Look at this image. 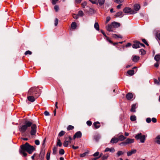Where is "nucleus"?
<instances>
[{
	"label": "nucleus",
	"mask_w": 160,
	"mask_h": 160,
	"mask_svg": "<svg viewBox=\"0 0 160 160\" xmlns=\"http://www.w3.org/2000/svg\"><path fill=\"white\" fill-rule=\"evenodd\" d=\"M35 148L32 146L30 145L28 143L26 142L25 144L21 146V150L19 151L20 153L24 156H27V154L25 152L27 151L29 154H31L35 150Z\"/></svg>",
	"instance_id": "obj_1"
},
{
	"label": "nucleus",
	"mask_w": 160,
	"mask_h": 160,
	"mask_svg": "<svg viewBox=\"0 0 160 160\" xmlns=\"http://www.w3.org/2000/svg\"><path fill=\"white\" fill-rule=\"evenodd\" d=\"M32 125V122L29 121H26L25 122L24 124L20 126L19 128V131L22 133L25 132L28 129V127H30Z\"/></svg>",
	"instance_id": "obj_2"
},
{
	"label": "nucleus",
	"mask_w": 160,
	"mask_h": 160,
	"mask_svg": "<svg viewBox=\"0 0 160 160\" xmlns=\"http://www.w3.org/2000/svg\"><path fill=\"white\" fill-rule=\"evenodd\" d=\"M146 136L142 135V133H139L135 136V138L137 140H139L141 143H144L146 140Z\"/></svg>",
	"instance_id": "obj_3"
},
{
	"label": "nucleus",
	"mask_w": 160,
	"mask_h": 160,
	"mask_svg": "<svg viewBox=\"0 0 160 160\" xmlns=\"http://www.w3.org/2000/svg\"><path fill=\"white\" fill-rule=\"evenodd\" d=\"M65 140L63 142V145L65 147H67L69 143H71L72 139L70 136L65 137Z\"/></svg>",
	"instance_id": "obj_4"
},
{
	"label": "nucleus",
	"mask_w": 160,
	"mask_h": 160,
	"mask_svg": "<svg viewBox=\"0 0 160 160\" xmlns=\"http://www.w3.org/2000/svg\"><path fill=\"white\" fill-rule=\"evenodd\" d=\"M140 8V6L138 4H136L134 5L133 10H132L131 9V14H133L137 13V11H138Z\"/></svg>",
	"instance_id": "obj_5"
},
{
	"label": "nucleus",
	"mask_w": 160,
	"mask_h": 160,
	"mask_svg": "<svg viewBox=\"0 0 160 160\" xmlns=\"http://www.w3.org/2000/svg\"><path fill=\"white\" fill-rule=\"evenodd\" d=\"M31 130L30 132L31 134L33 135L35 134L36 132L37 126L35 124H32L31 125Z\"/></svg>",
	"instance_id": "obj_6"
},
{
	"label": "nucleus",
	"mask_w": 160,
	"mask_h": 160,
	"mask_svg": "<svg viewBox=\"0 0 160 160\" xmlns=\"http://www.w3.org/2000/svg\"><path fill=\"white\" fill-rule=\"evenodd\" d=\"M140 59V57L136 55H133L132 56V61L134 62H137Z\"/></svg>",
	"instance_id": "obj_7"
},
{
	"label": "nucleus",
	"mask_w": 160,
	"mask_h": 160,
	"mask_svg": "<svg viewBox=\"0 0 160 160\" xmlns=\"http://www.w3.org/2000/svg\"><path fill=\"white\" fill-rule=\"evenodd\" d=\"M134 43L132 45V47L134 48H137L140 47L139 44L140 42L137 41H133Z\"/></svg>",
	"instance_id": "obj_8"
},
{
	"label": "nucleus",
	"mask_w": 160,
	"mask_h": 160,
	"mask_svg": "<svg viewBox=\"0 0 160 160\" xmlns=\"http://www.w3.org/2000/svg\"><path fill=\"white\" fill-rule=\"evenodd\" d=\"M82 136V134L80 131H78L74 135L73 137V139H75L76 138H81Z\"/></svg>",
	"instance_id": "obj_9"
},
{
	"label": "nucleus",
	"mask_w": 160,
	"mask_h": 160,
	"mask_svg": "<svg viewBox=\"0 0 160 160\" xmlns=\"http://www.w3.org/2000/svg\"><path fill=\"white\" fill-rule=\"evenodd\" d=\"M106 28L107 30L109 32H113L114 30V28L112 23L111 24H108L106 26Z\"/></svg>",
	"instance_id": "obj_10"
},
{
	"label": "nucleus",
	"mask_w": 160,
	"mask_h": 160,
	"mask_svg": "<svg viewBox=\"0 0 160 160\" xmlns=\"http://www.w3.org/2000/svg\"><path fill=\"white\" fill-rule=\"evenodd\" d=\"M155 38L159 42L160 41V31H156L155 34Z\"/></svg>",
	"instance_id": "obj_11"
},
{
	"label": "nucleus",
	"mask_w": 160,
	"mask_h": 160,
	"mask_svg": "<svg viewBox=\"0 0 160 160\" xmlns=\"http://www.w3.org/2000/svg\"><path fill=\"white\" fill-rule=\"evenodd\" d=\"M137 71V67H134L132 70H131V76L133 75Z\"/></svg>",
	"instance_id": "obj_12"
},
{
	"label": "nucleus",
	"mask_w": 160,
	"mask_h": 160,
	"mask_svg": "<svg viewBox=\"0 0 160 160\" xmlns=\"http://www.w3.org/2000/svg\"><path fill=\"white\" fill-rule=\"evenodd\" d=\"M114 28H118L121 25L120 23L115 22H113L112 23Z\"/></svg>",
	"instance_id": "obj_13"
},
{
	"label": "nucleus",
	"mask_w": 160,
	"mask_h": 160,
	"mask_svg": "<svg viewBox=\"0 0 160 160\" xmlns=\"http://www.w3.org/2000/svg\"><path fill=\"white\" fill-rule=\"evenodd\" d=\"M138 107L137 103L133 104L132 105V108H131V112H134L136 111L135 109Z\"/></svg>",
	"instance_id": "obj_14"
},
{
	"label": "nucleus",
	"mask_w": 160,
	"mask_h": 160,
	"mask_svg": "<svg viewBox=\"0 0 160 160\" xmlns=\"http://www.w3.org/2000/svg\"><path fill=\"white\" fill-rule=\"evenodd\" d=\"M45 151L43 150H42L39 154V157L41 160H43L44 157Z\"/></svg>",
	"instance_id": "obj_15"
},
{
	"label": "nucleus",
	"mask_w": 160,
	"mask_h": 160,
	"mask_svg": "<svg viewBox=\"0 0 160 160\" xmlns=\"http://www.w3.org/2000/svg\"><path fill=\"white\" fill-rule=\"evenodd\" d=\"M93 125L95 127V129L98 128L101 126L100 122L98 121L94 122Z\"/></svg>",
	"instance_id": "obj_16"
},
{
	"label": "nucleus",
	"mask_w": 160,
	"mask_h": 160,
	"mask_svg": "<svg viewBox=\"0 0 160 160\" xmlns=\"http://www.w3.org/2000/svg\"><path fill=\"white\" fill-rule=\"evenodd\" d=\"M130 142V139L128 138L127 139L125 142H122L120 144V145L121 146L122 145H126Z\"/></svg>",
	"instance_id": "obj_17"
},
{
	"label": "nucleus",
	"mask_w": 160,
	"mask_h": 160,
	"mask_svg": "<svg viewBox=\"0 0 160 160\" xmlns=\"http://www.w3.org/2000/svg\"><path fill=\"white\" fill-rule=\"evenodd\" d=\"M28 99L31 102H33L35 101L34 97L32 96H29L27 97Z\"/></svg>",
	"instance_id": "obj_18"
},
{
	"label": "nucleus",
	"mask_w": 160,
	"mask_h": 160,
	"mask_svg": "<svg viewBox=\"0 0 160 160\" xmlns=\"http://www.w3.org/2000/svg\"><path fill=\"white\" fill-rule=\"evenodd\" d=\"M118 141V139L117 138H112L111 141L110 142L112 143H117Z\"/></svg>",
	"instance_id": "obj_19"
},
{
	"label": "nucleus",
	"mask_w": 160,
	"mask_h": 160,
	"mask_svg": "<svg viewBox=\"0 0 160 160\" xmlns=\"http://www.w3.org/2000/svg\"><path fill=\"white\" fill-rule=\"evenodd\" d=\"M105 152H108L109 151L112 152H115V149L113 148H106L105 150Z\"/></svg>",
	"instance_id": "obj_20"
},
{
	"label": "nucleus",
	"mask_w": 160,
	"mask_h": 160,
	"mask_svg": "<svg viewBox=\"0 0 160 160\" xmlns=\"http://www.w3.org/2000/svg\"><path fill=\"white\" fill-rule=\"evenodd\" d=\"M77 26V24L75 22H72L71 24V28L73 30L75 29L76 28Z\"/></svg>",
	"instance_id": "obj_21"
},
{
	"label": "nucleus",
	"mask_w": 160,
	"mask_h": 160,
	"mask_svg": "<svg viewBox=\"0 0 160 160\" xmlns=\"http://www.w3.org/2000/svg\"><path fill=\"white\" fill-rule=\"evenodd\" d=\"M123 11L125 13H129L130 12V8L126 7L123 9Z\"/></svg>",
	"instance_id": "obj_22"
},
{
	"label": "nucleus",
	"mask_w": 160,
	"mask_h": 160,
	"mask_svg": "<svg viewBox=\"0 0 160 160\" xmlns=\"http://www.w3.org/2000/svg\"><path fill=\"white\" fill-rule=\"evenodd\" d=\"M160 136H158L155 139V142L158 144H160Z\"/></svg>",
	"instance_id": "obj_23"
},
{
	"label": "nucleus",
	"mask_w": 160,
	"mask_h": 160,
	"mask_svg": "<svg viewBox=\"0 0 160 160\" xmlns=\"http://www.w3.org/2000/svg\"><path fill=\"white\" fill-rule=\"evenodd\" d=\"M122 12H117L115 15V16L116 17H121L122 16Z\"/></svg>",
	"instance_id": "obj_24"
},
{
	"label": "nucleus",
	"mask_w": 160,
	"mask_h": 160,
	"mask_svg": "<svg viewBox=\"0 0 160 160\" xmlns=\"http://www.w3.org/2000/svg\"><path fill=\"white\" fill-rule=\"evenodd\" d=\"M154 82L155 84L159 85L160 83V78H158V80L157 79H154Z\"/></svg>",
	"instance_id": "obj_25"
},
{
	"label": "nucleus",
	"mask_w": 160,
	"mask_h": 160,
	"mask_svg": "<svg viewBox=\"0 0 160 160\" xmlns=\"http://www.w3.org/2000/svg\"><path fill=\"white\" fill-rule=\"evenodd\" d=\"M154 59L157 62H158L160 59V55L157 54L154 57Z\"/></svg>",
	"instance_id": "obj_26"
},
{
	"label": "nucleus",
	"mask_w": 160,
	"mask_h": 160,
	"mask_svg": "<svg viewBox=\"0 0 160 160\" xmlns=\"http://www.w3.org/2000/svg\"><path fill=\"white\" fill-rule=\"evenodd\" d=\"M126 138L123 135H120L119 136L118 138V140H119L120 141H122L125 139Z\"/></svg>",
	"instance_id": "obj_27"
},
{
	"label": "nucleus",
	"mask_w": 160,
	"mask_h": 160,
	"mask_svg": "<svg viewBox=\"0 0 160 160\" xmlns=\"http://www.w3.org/2000/svg\"><path fill=\"white\" fill-rule=\"evenodd\" d=\"M124 153V152H123L121 151H119L117 152V157H118L121 155H123Z\"/></svg>",
	"instance_id": "obj_28"
},
{
	"label": "nucleus",
	"mask_w": 160,
	"mask_h": 160,
	"mask_svg": "<svg viewBox=\"0 0 160 160\" xmlns=\"http://www.w3.org/2000/svg\"><path fill=\"white\" fill-rule=\"evenodd\" d=\"M94 28H95L98 31L99 30V25L98 22H95L94 24Z\"/></svg>",
	"instance_id": "obj_29"
},
{
	"label": "nucleus",
	"mask_w": 160,
	"mask_h": 160,
	"mask_svg": "<svg viewBox=\"0 0 160 160\" xmlns=\"http://www.w3.org/2000/svg\"><path fill=\"white\" fill-rule=\"evenodd\" d=\"M98 1L99 5L102 6L104 4L105 0H98Z\"/></svg>",
	"instance_id": "obj_30"
},
{
	"label": "nucleus",
	"mask_w": 160,
	"mask_h": 160,
	"mask_svg": "<svg viewBox=\"0 0 160 160\" xmlns=\"http://www.w3.org/2000/svg\"><path fill=\"white\" fill-rule=\"evenodd\" d=\"M74 128V127L71 125H69V126H68V127L67 128V129L68 131L72 130Z\"/></svg>",
	"instance_id": "obj_31"
},
{
	"label": "nucleus",
	"mask_w": 160,
	"mask_h": 160,
	"mask_svg": "<svg viewBox=\"0 0 160 160\" xmlns=\"http://www.w3.org/2000/svg\"><path fill=\"white\" fill-rule=\"evenodd\" d=\"M50 152L48 151L46 155V159L47 160H49L50 159Z\"/></svg>",
	"instance_id": "obj_32"
},
{
	"label": "nucleus",
	"mask_w": 160,
	"mask_h": 160,
	"mask_svg": "<svg viewBox=\"0 0 160 160\" xmlns=\"http://www.w3.org/2000/svg\"><path fill=\"white\" fill-rule=\"evenodd\" d=\"M140 52H141V54L142 55H144L146 53V51L143 49H140L139 50Z\"/></svg>",
	"instance_id": "obj_33"
},
{
	"label": "nucleus",
	"mask_w": 160,
	"mask_h": 160,
	"mask_svg": "<svg viewBox=\"0 0 160 160\" xmlns=\"http://www.w3.org/2000/svg\"><path fill=\"white\" fill-rule=\"evenodd\" d=\"M57 146H58L60 147H61L62 146V143H61L60 139H58L57 140Z\"/></svg>",
	"instance_id": "obj_34"
},
{
	"label": "nucleus",
	"mask_w": 160,
	"mask_h": 160,
	"mask_svg": "<svg viewBox=\"0 0 160 160\" xmlns=\"http://www.w3.org/2000/svg\"><path fill=\"white\" fill-rule=\"evenodd\" d=\"M53 152L52 153L54 155H55L57 153V148L54 147L52 148Z\"/></svg>",
	"instance_id": "obj_35"
},
{
	"label": "nucleus",
	"mask_w": 160,
	"mask_h": 160,
	"mask_svg": "<svg viewBox=\"0 0 160 160\" xmlns=\"http://www.w3.org/2000/svg\"><path fill=\"white\" fill-rule=\"evenodd\" d=\"M78 16L82 17L83 16L84 13L82 11H78Z\"/></svg>",
	"instance_id": "obj_36"
},
{
	"label": "nucleus",
	"mask_w": 160,
	"mask_h": 160,
	"mask_svg": "<svg viewBox=\"0 0 160 160\" xmlns=\"http://www.w3.org/2000/svg\"><path fill=\"white\" fill-rule=\"evenodd\" d=\"M65 133V132L63 131H61L59 133L58 136L60 137H61L64 135Z\"/></svg>",
	"instance_id": "obj_37"
},
{
	"label": "nucleus",
	"mask_w": 160,
	"mask_h": 160,
	"mask_svg": "<svg viewBox=\"0 0 160 160\" xmlns=\"http://www.w3.org/2000/svg\"><path fill=\"white\" fill-rule=\"evenodd\" d=\"M136 120V117L135 116L133 115L131 116V120L132 121H135Z\"/></svg>",
	"instance_id": "obj_38"
},
{
	"label": "nucleus",
	"mask_w": 160,
	"mask_h": 160,
	"mask_svg": "<svg viewBox=\"0 0 160 160\" xmlns=\"http://www.w3.org/2000/svg\"><path fill=\"white\" fill-rule=\"evenodd\" d=\"M65 152L64 151L63 149H60L59 151V153L61 155H63Z\"/></svg>",
	"instance_id": "obj_39"
},
{
	"label": "nucleus",
	"mask_w": 160,
	"mask_h": 160,
	"mask_svg": "<svg viewBox=\"0 0 160 160\" xmlns=\"http://www.w3.org/2000/svg\"><path fill=\"white\" fill-rule=\"evenodd\" d=\"M40 89L38 87H32L31 88L30 90H40Z\"/></svg>",
	"instance_id": "obj_40"
},
{
	"label": "nucleus",
	"mask_w": 160,
	"mask_h": 160,
	"mask_svg": "<svg viewBox=\"0 0 160 160\" xmlns=\"http://www.w3.org/2000/svg\"><path fill=\"white\" fill-rule=\"evenodd\" d=\"M108 155L107 154L104 155L102 157V159L103 160H104L108 158Z\"/></svg>",
	"instance_id": "obj_41"
},
{
	"label": "nucleus",
	"mask_w": 160,
	"mask_h": 160,
	"mask_svg": "<svg viewBox=\"0 0 160 160\" xmlns=\"http://www.w3.org/2000/svg\"><path fill=\"white\" fill-rule=\"evenodd\" d=\"M142 41L147 46H149V44H148V43L147 42L146 40L145 39H144V38L142 39Z\"/></svg>",
	"instance_id": "obj_42"
},
{
	"label": "nucleus",
	"mask_w": 160,
	"mask_h": 160,
	"mask_svg": "<svg viewBox=\"0 0 160 160\" xmlns=\"http://www.w3.org/2000/svg\"><path fill=\"white\" fill-rule=\"evenodd\" d=\"M137 152V150L135 149L131 150V155Z\"/></svg>",
	"instance_id": "obj_43"
},
{
	"label": "nucleus",
	"mask_w": 160,
	"mask_h": 160,
	"mask_svg": "<svg viewBox=\"0 0 160 160\" xmlns=\"http://www.w3.org/2000/svg\"><path fill=\"white\" fill-rule=\"evenodd\" d=\"M114 2L118 3H120L123 1V0H113Z\"/></svg>",
	"instance_id": "obj_44"
},
{
	"label": "nucleus",
	"mask_w": 160,
	"mask_h": 160,
	"mask_svg": "<svg viewBox=\"0 0 160 160\" xmlns=\"http://www.w3.org/2000/svg\"><path fill=\"white\" fill-rule=\"evenodd\" d=\"M88 153V152H86L83 153L81 154L80 155V156L81 157H85Z\"/></svg>",
	"instance_id": "obj_45"
},
{
	"label": "nucleus",
	"mask_w": 160,
	"mask_h": 160,
	"mask_svg": "<svg viewBox=\"0 0 160 160\" xmlns=\"http://www.w3.org/2000/svg\"><path fill=\"white\" fill-rule=\"evenodd\" d=\"M32 54V52L29 50L26 51L25 53V54L26 55L28 54L31 55Z\"/></svg>",
	"instance_id": "obj_46"
},
{
	"label": "nucleus",
	"mask_w": 160,
	"mask_h": 160,
	"mask_svg": "<svg viewBox=\"0 0 160 160\" xmlns=\"http://www.w3.org/2000/svg\"><path fill=\"white\" fill-rule=\"evenodd\" d=\"M73 17L74 19H77L78 18V14H73Z\"/></svg>",
	"instance_id": "obj_47"
},
{
	"label": "nucleus",
	"mask_w": 160,
	"mask_h": 160,
	"mask_svg": "<svg viewBox=\"0 0 160 160\" xmlns=\"http://www.w3.org/2000/svg\"><path fill=\"white\" fill-rule=\"evenodd\" d=\"M58 19L57 18H56L55 20L54 24H55V26H56L57 25L58 23Z\"/></svg>",
	"instance_id": "obj_48"
},
{
	"label": "nucleus",
	"mask_w": 160,
	"mask_h": 160,
	"mask_svg": "<svg viewBox=\"0 0 160 160\" xmlns=\"http://www.w3.org/2000/svg\"><path fill=\"white\" fill-rule=\"evenodd\" d=\"M87 124L88 125V126H91L92 124V122L90 121H88L87 122Z\"/></svg>",
	"instance_id": "obj_49"
},
{
	"label": "nucleus",
	"mask_w": 160,
	"mask_h": 160,
	"mask_svg": "<svg viewBox=\"0 0 160 160\" xmlns=\"http://www.w3.org/2000/svg\"><path fill=\"white\" fill-rule=\"evenodd\" d=\"M126 98L128 100H130V93H128L126 96Z\"/></svg>",
	"instance_id": "obj_50"
},
{
	"label": "nucleus",
	"mask_w": 160,
	"mask_h": 160,
	"mask_svg": "<svg viewBox=\"0 0 160 160\" xmlns=\"http://www.w3.org/2000/svg\"><path fill=\"white\" fill-rule=\"evenodd\" d=\"M106 39L107 41H108L110 43L112 44L113 43V42L108 37H107L106 38Z\"/></svg>",
	"instance_id": "obj_51"
},
{
	"label": "nucleus",
	"mask_w": 160,
	"mask_h": 160,
	"mask_svg": "<svg viewBox=\"0 0 160 160\" xmlns=\"http://www.w3.org/2000/svg\"><path fill=\"white\" fill-rule=\"evenodd\" d=\"M54 9L57 12L58 11V10L59 9V7L57 5H55L54 7Z\"/></svg>",
	"instance_id": "obj_52"
},
{
	"label": "nucleus",
	"mask_w": 160,
	"mask_h": 160,
	"mask_svg": "<svg viewBox=\"0 0 160 160\" xmlns=\"http://www.w3.org/2000/svg\"><path fill=\"white\" fill-rule=\"evenodd\" d=\"M111 18L110 17H108L106 18V23H107L110 20Z\"/></svg>",
	"instance_id": "obj_53"
},
{
	"label": "nucleus",
	"mask_w": 160,
	"mask_h": 160,
	"mask_svg": "<svg viewBox=\"0 0 160 160\" xmlns=\"http://www.w3.org/2000/svg\"><path fill=\"white\" fill-rule=\"evenodd\" d=\"M87 4V3L85 2L82 3V7L83 8H85V6Z\"/></svg>",
	"instance_id": "obj_54"
},
{
	"label": "nucleus",
	"mask_w": 160,
	"mask_h": 160,
	"mask_svg": "<svg viewBox=\"0 0 160 160\" xmlns=\"http://www.w3.org/2000/svg\"><path fill=\"white\" fill-rule=\"evenodd\" d=\"M35 143L36 145H38L40 144L39 141L38 140H36L35 141Z\"/></svg>",
	"instance_id": "obj_55"
},
{
	"label": "nucleus",
	"mask_w": 160,
	"mask_h": 160,
	"mask_svg": "<svg viewBox=\"0 0 160 160\" xmlns=\"http://www.w3.org/2000/svg\"><path fill=\"white\" fill-rule=\"evenodd\" d=\"M99 152H97L93 154V156L94 157L98 156L99 155Z\"/></svg>",
	"instance_id": "obj_56"
},
{
	"label": "nucleus",
	"mask_w": 160,
	"mask_h": 160,
	"mask_svg": "<svg viewBox=\"0 0 160 160\" xmlns=\"http://www.w3.org/2000/svg\"><path fill=\"white\" fill-rule=\"evenodd\" d=\"M58 0H52V4L55 5L56 3L57 2H58Z\"/></svg>",
	"instance_id": "obj_57"
},
{
	"label": "nucleus",
	"mask_w": 160,
	"mask_h": 160,
	"mask_svg": "<svg viewBox=\"0 0 160 160\" xmlns=\"http://www.w3.org/2000/svg\"><path fill=\"white\" fill-rule=\"evenodd\" d=\"M92 3L93 4H96L98 5V1H97V0H95L94 1L93 0V2H92Z\"/></svg>",
	"instance_id": "obj_58"
},
{
	"label": "nucleus",
	"mask_w": 160,
	"mask_h": 160,
	"mask_svg": "<svg viewBox=\"0 0 160 160\" xmlns=\"http://www.w3.org/2000/svg\"><path fill=\"white\" fill-rule=\"evenodd\" d=\"M147 122L149 123L151 122V119L150 118H148L146 120Z\"/></svg>",
	"instance_id": "obj_59"
},
{
	"label": "nucleus",
	"mask_w": 160,
	"mask_h": 160,
	"mask_svg": "<svg viewBox=\"0 0 160 160\" xmlns=\"http://www.w3.org/2000/svg\"><path fill=\"white\" fill-rule=\"evenodd\" d=\"M44 114L46 116H48L49 115V112H48L47 111H45L44 112Z\"/></svg>",
	"instance_id": "obj_60"
},
{
	"label": "nucleus",
	"mask_w": 160,
	"mask_h": 160,
	"mask_svg": "<svg viewBox=\"0 0 160 160\" xmlns=\"http://www.w3.org/2000/svg\"><path fill=\"white\" fill-rule=\"evenodd\" d=\"M82 0H75V3L77 4L80 3L81 2Z\"/></svg>",
	"instance_id": "obj_61"
},
{
	"label": "nucleus",
	"mask_w": 160,
	"mask_h": 160,
	"mask_svg": "<svg viewBox=\"0 0 160 160\" xmlns=\"http://www.w3.org/2000/svg\"><path fill=\"white\" fill-rule=\"evenodd\" d=\"M101 32H102V33L103 34V35L106 37V38L107 37V36H106V34L105 33V32H104V31L102 30H101Z\"/></svg>",
	"instance_id": "obj_62"
},
{
	"label": "nucleus",
	"mask_w": 160,
	"mask_h": 160,
	"mask_svg": "<svg viewBox=\"0 0 160 160\" xmlns=\"http://www.w3.org/2000/svg\"><path fill=\"white\" fill-rule=\"evenodd\" d=\"M152 121L153 122L155 123L157 122V119L155 118H153L152 119Z\"/></svg>",
	"instance_id": "obj_63"
},
{
	"label": "nucleus",
	"mask_w": 160,
	"mask_h": 160,
	"mask_svg": "<svg viewBox=\"0 0 160 160\" xmlns=\"http://www.w3.org/2000/svg\"><path fill=\"white\" fill-rule=\"evenodd\" d=\"M135 98V96L132 94V93H131V100L132 98V99Z\"/></svg>",
	"instance_id": "obj_64"
}]
</instances>
